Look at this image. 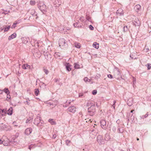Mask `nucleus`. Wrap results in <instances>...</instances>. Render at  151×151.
Wrapping results in <instances>:
<instances>
[{"label":"nucleus","instance_id":"34","mask_svg":"<svg viewBox=\"0 0 151 151\" xmlns=\"http://www.w3.org/2000/svg\"><path fill=\"white\" fill-rule=\"evenodd\" d=\"M29 119H27L26 121V123H28L30 120H32L33 119V118L30 117L29 118Z\"/></svg>","mask_w":151,"mask_h":151},{"label":"nucleus","instance_id":"47","mask_svg":"<svg viewBox=\"0 0 151 151\" xmlns=\"http://www.w3.org/2000/svg\"><path fill=\"white\" fill-rule=\"evenodd\" d=\"M56 135L55 134H53L52 135V138L55 139L56 138Z\"/></svg>","mask_w":151,"mask_h":151},{"label":"nucleus","instance_id":"54","mask_svg":"<svg viewBox=\"0 0 151 151\" xmlns=\"http://www.w3.org/2000/svg\"><path fill=\"white\" fill-rule=\"evenodd\" d=\"M134 111V110H132L130 112H131V113H133V112Z\"/></svg>","mask_w":151,"mask_h":151},{"label":"nucleus","instance_id":"41","mask_svg":"<svg viewBox=\"0 0 151 151\" xmlns=\"http://www.w3.org/2000/svg\"><path fill=\"white\" fill-rule=\"evenodd\" d=\"M9 12V11H5L4 12H3V14H8Z\"/></svg>","mask_w":151,"mask_h":151},{"label":"nucleus","instance_id":"15","mask_svg":"<svg viewBox=\"0 0 151 151\" xmlns=\"http://www.w3.org/2000/svg\"><path fill=\"white\" fill-rule=\"evenodd\" d=\"M99 45L98 43L96 42H94L93 44V46L96 49H98L99 48Z\"/></svg>","mask_w":151,"mask_h":151},{"label":"nucleus","instance_id":"53","mask_svg":"<svg viewBox=\"0 0 151 151\" xmlns=\"http://www.w3.org/2000/svg\"><path fill=\"white\" fill-rule=\"evenodd\" d=\"M80 19L81 21H82V20H83V17H80Z\"/></svg>","mask_w":151,"mask_h":151},{"label":"nucleus","instance_id":"50","mask_svg":"<svg viewBox=\"0 0 151 151\" xmlns=\"http://www.w3.org/2000/svg\"><path fill=\"white\" fill-rule=\"evenodd\" d=\"M133 55H130V57L131 58H132V59H136V58H134V57H132V56Z\"/></svg>","mask_w":151,"mask_h":151},{"label":"nucleus","instance_id":"3","mask_svg":"<svg viewBox=\"0 0 151 151\" xmlns=\"http://www.w3.org/2000/svg\"><path fill=\"white\" fill-rule=\"evenodd\" d=\"M114 76L115 77L117 80L119 79L121 77V73L118 68H115L114 70Z\"/></svg>","mask_w":151,"mask_h":151},{"label":"nucleus","instance_id":"60","mask_svg":"<svg viewBox=\"0 0 151 151\" xmlns=\"http://www.w3.org/2000/svg\"><path fill=\"white\" fill-rule=\"evenodd\" d=\"M26 102L27 103V104L28 105H29V102H28L27 101H26Z\"/></svg>","mask_w":151,"mask_h":151},{"label":"nucleus","instance_id":"56","mask_svg":"<svg viewBox=\"0 0 151 151\" xmlns=\"http://www.w3.org/2000/svg\"><path fill=\"white\" fill-rule=\"evenodd\" d=\"M116 103V101H114V104H115Z\"/></svg>","mask_w":151,"mask_h":151},{"label":"nucleus","instance_id":"8","mask_svg":"<svg viewBox=\"0 0 151 151\" xmlns=\"http://www.w3.org/2000/svg\"><path fill=\"white\" fill-rule=\"evenodd\" d=\"M68 111L72 113H74L76 111V108L74 106L69 107L68 109Z\"/></svg>","mask_w":151,"mask_h":151},{"label":"nucleus","instance_id":"20","mask_svg":"<svg viewBox=\"0 0 151 151\" xmlns=\"http://www.w3.org/2000/svg\"><path fill=\"white\" fill-rule=\"evenodd\" d=\"M80 65L78 63H74V67L75 69H79L80 68Z\"/></svg>","mask_w":151,"mask_h":151},{"label":"nucleus","instance_id":"5","mask_svg":"<svg viewBox=\"0 0 151 151\" xmlns=\"http://www.w3.org/2000/svg\"><path fill=\"white\" fill-rule=\"evenodd\" d=\"M97 141L100 145L104 144V139H103L102 136L100 135L97 136Z\"/></svg>","mask_w":151,"mask_h":151},{"label":"nucleus","instance_id":"23","mask_svg":"<svg viewBox=\"0 0 151 151\" xmlns=\"http://www.w3.org/2000/svg\"><path fill=\"white\" fill-rule=\"evenodd\" d=\"M79 22H76V23H74L73 24V25H74V26L75 27H81V25H80L79 24Z\"/></svg>","mask_w":151,"mask_h":151},{"label":"nucleus","instance_id":"16","mask_svg":"<svg viewBox=\"0 0 151 151\" xmlns=\"http://www.w3.org/2000/svg\"><path fill=\"white\" fill-rule=\"evenodd\" d=\"M30 68V66L28 65V64H24L22 66V68L24 69H27L28 68Z\"/></svg>","mask_w":151,"mask_h":151},{"label":"nucleus","instance_id":"1","mask_svg":"<svg viewBox=\"0 0 151 151\" xmlns=\"http://www.w3.org/2000/svg\"><path fill=\"white\" fill-rule=\"evenodd\" d=\"M58 43L59 46L62 49L65 48L68 46L67 42L64 39H60Z\"/></svg>","mask_w":151,"mask_h":151},{"label":"nucleus","instance_id":"62","mask_svg":"<svg viewBox=\"0 0 151 151\" xmlns=\"http://www.w3.org/2000/svg\"><path fill=\"white\" fill-rule=\"evenodd\" d=\"M135 81H136V79L135 78V79H134V80L133 81V82Z\"/></svg>","mask_w":151,"mask_h":151},{"label":"nucleus","instance_id":"7","mask_svg":"<svg viewBox=\"0 0 151 151\" xmlns=\"http://www.w3.org/2000/svg\"><path fill=\"white\" fill-rule=\"evenodd\" d=\"M32 131V129L31 128H27L25 130V134L28 135L31 134Z\"/></svg>","mask_w":151,"mask_h":151},{"label":"nucleus","instance_id":"55","mask_svg":"<svg viewBox=\"0 0 151 151\" xmlns=\"http://www.w3.org/2000/svg\"><path fill=\"white\" fill-rule=\"evenodd\" d=\"M23 42L24 43H27L28 42V41H27L26 42L25 41L24 42Z\"/></svg>","mask_w":151,"mask_h":151},{"label":"nucleus","instance_id":"52","mask_svg":"<svg viewBox=\"0 0 151 151\" xmlns=\"http://www.w3.org/2000/svg\"><path fill=\"white\" fill-rule=\"evenodd\" d=\"M112 106H113L114 108V109H115V104H113V105H112Z\"/></svg>","mask_w":151,"mask_h":151},{"label":"nucleus","instance_id":"36","mask_svg":"<svg viewBox=\"0 0 151 151\" xmlns=\"http://www.w3.org/2000/svg\"><path fill=\"white\" fill-rule=\"evenodd\" d=\"M17 24V23H14L13 24V25L11 27V28H14L16 27V25Z\"/></svg>","mask_w":151,"mask_h":151},{"label":"nucleus","instance_id":"31","mask_svg":"<svg viewBox=\"0 0 151 151\" xmlns=\"http://www.w3.org/2000/svg\"><path fill=\"white\" fill-rule=\"evenodd\" d=\"M148 116V114L147 113L145 115H143L142 116H140V117L141 119H144V118H146Z\"/></svg>","mask_w":151,"mask_h":151},{"label":"nucleus","instance_id":"14","mask_svg":"<svg viewBox=\"0 0 151 151\" xmlns=\"http://www.w3.org/2000/svg\"><path fill=\"white\" fill-rule=\"evenodd\" d=\"M12 108L11 107H10L8 110L7 114L9 115H12Z\"/></svg>","mask_w":151,"mask_h":151},{"label":"nucleus","instance_id":"22","mask_svg":"<svg viewBox=\"0 0 151 151\" xmlns=\"http://www.w3.org/2000/svg\"><path fill=\"white\" fill-rule=\"evenodd\" d=\"M5 27L4 28V32H6L10 28V26H8L7 27L6 26H5Z\"/></svg>","mask_w":151,"mask_h":151},{"label":"nucleus","instance_id":"61","mask_svg":"<svg viewBox=\"0 0 151 151\" xmlns=\"http://www.w3.org/2000/svg\"><path fill=\"white\" fill-rule=\"evenodd\" d=\"M32 15L33 16H34V15L35 16L36 15V14L35 15V14L34 13L33 14H32Z\"/></svg>","mask_w":151,"mask_h":151},{"label":"nucleus","instance_id":"58","mask_svg":"<svg viewBox=\"0 0 151 151\" xmlns=\"http://www.w3.org/2000/svg\"><path fill=\"white\" fill-rule=\"evenodd\" d=\"M146 50H147V51H148L149 50V48H146Z\"/></svg>","mask_w":151,"mask_h":151},{"label":"nucleus","instance_id":"19","mask_svg":"<svg viewBox=\"0 0 151 151\" xmlns=\"http://www.w3.org/2000/svg\"><path fill=\"white\" fill-rule=\"evenodd\" d=\"M48 122L52 125H55L56 124V122L52 119H49Z\"/></svg>","mask_w":151,"mask_h":151},{"label":"nucleus","instance_id":"37","mask_svg":"<svg viewBox=\"0 0 151 151\" xmlns=\"http://www.w3.org/2000/svg\"><path fill=\"white\" fill-rule=\"evenodd\" d=\"M97 92V91L96 90H94L92 92V93L93 95H96Z\"/></svg>","mask_w":151,"mask_h":151},{"label":"nucleus","instance_id":"6","mask_svg":"<svg viewBox=\"0 0 151 151\" xmlns=\"http://www.w3.org/2000/svg\"><path fill=\"white\" fill-rule=\"evenodd\" d=\"M101 126L102 129L106 130L107 128V126L106 125V122L105 120H102L100 121Z\"/></svg>","mask_w":151,"mask_h":151},{"label":"nucleus","instance_id":"24","mask_svg":"<svg viewBox=\"0 0 151 151\" xmlns=\"http://www.w3.org/2000/svg\"><path fill=\"white\" fill-rule=\"evenodd\" d=\"M95 111H88V112L89 113V114L91 116H92L93 115L95 114Z\"/></svg>","mask_w":151,"mask_h":151},{"label":"nucleus","instance_id":"11","mask_svg":"<svg viewBox=\"0 0 151 151\" xmlns=\"http://www.w3.org/2000/svg\"><path fill=\"white\" fill-rule=\"evenodd\" d=\"M17 35L16 33H14L13 34L9 36L8 38L9 40H11L12 39H13L16 37Z\"/></svg>","mask_w":151,"mask_h":151},{"label":"nucleus","instance_id":"64","mask_svg":"<svg viewBox=\"0 0 151 151\" xmlns=\"http://www.w3.org/2000/svg\"><path fill=\"white\" fill-rule=\"evenodd\" d=\"M22 40H23V39L24 40V38H22Z\"/></svg>","mask_w":151,"mask_h":151},{"label":"nucleus","instance_id":"27","mask_svg":"<svg viewBox=\"0 0 151 151\" xmlns=\"http://www.w3.org/2000/svg\"><path fill=\"white\" fill-rule=\"evenodd\" d=\"M75 46L76 47L78 48L80 47V45L79 43L75 42Z\"/></svg>","mask_w":151,"mask_h":151},{"label":"nucleus","instance_id":"39","mask_svg":"<svg viewBox=\"0 0 151 151\" xmlns=\"http://www.w3.org/2000/svg\"><path fill=\"white\" fill-rule=\"evenodd\" d=\"M66 144L67 145H68V144L70 142V141L68 140H66Z\"/></svg>","mask_w":151,"mask_h":151},{"label":"nucleus","instance_id":"17","mask_svg":"<svg viewBox=\"0 0 151 151\" xmlns=\"http://www.w3.org/2000/svg\"><path fill=\"white\" fill-rule=\"evenodd\" d=\"M43 70L46 74L47 75L49 73V71L46 67H44L43 68Z\"/></svg>","mask_w":151,"mask_h":151},{"label":"nucleus","instance_id":"57","mask_svg":"<svg viewBox=\"0 0 151 151\" xmlns=\"http://www.w3.org/2000/svg\"><path fill=\"white\" fill-rule=\"evenodd\" d=\"M32 148V147H31V146H29V149L30 150H31V148Z\"/></svg>","mask_w":151,"mask_h":151},{"label":"nucleus","instance_id":"28","mask_svg":"<svg viewBox=\"0 0 151 151\" xmlns=\"http://www.w3.org/2000/svg\"><path fill=\"white\" fill-rule=\"evenodd\" d=\"M2 143L4 146H8L9 145V143H6L5 144V143L4 141L3 142L2 140H0V144H2Z\"/></svg>","mask_w":151,"mask_h":151},{"label":"nucleus","instance_id":"30","mask_svg":"<svg viewBox=\"0 0 151 151\" xmlns=\"http://www.w3.org/2000/svg\"><path fill=\"white\" fill-rule=\"evenodd\" d=\"M35 94L36 96H37L38 94V93H39V91L38 89H36L35 90Z\"/></svg>","mask_w":151,"mask_h":151},{"label":"nucleus","instance_id":"38","mask_svg":"<svg viewBox=\"0 0 151 151\" xmlns=\"http://www.w3.org/2000/svg\"><path fill=\"white\" fill-rule=\"evenodd\" d=\"M89 28L91 30H93L94 29V27H93V26L91 25H89Z\"/></svg>","mask_w":151,"mask_h":151},{"label":"nucleus","instance_id":"4","mask_svg":"<svg viewBox=\"0 0 151 151\" xmlns=\"http://www.w3.org/2000/svg\"><path fill=\"white\" fill-rule=\"evenodd\" d=\"M88 106H91L88 108V111H95V105L92 103H87Z\"/></svg>","mask_w":151,"mask_h":151},{"label":"nucleus","instance_id":"29","mask_svg":"<svg viewBox=\"0 0 151 151\" xmlns=\"http://www.w3.org/2000/svg\"><path fill=\"white\" fill-rule=\"evenodd\" d=\"M118 132L119 133H122L123 132V129L122 128H119L118 129Z\"/></svg>","mask_w":151,"mask_h":151},{"label":"nucleus","instance_id":"43","mask_svg":"<svg viewBox=\"0 0 151 151\" xmlns=\"http://www.w3.org/2000/svg\"><path fill=\"white\" fill-rule=\"evenodd\" d=\"M108 77L110 78H113L112 75L111 74L108 75Z\"/></svg>","mask_w":151,"mask_h":151},{"label":"nucleus","instance_id":"12","mask_svg":"<svg viewBox=\"0 0 151 151\" xmlns=\"http://www.w3.org/2000/svg\"><path fill=\"white\" fill-rule=\"evenodd\" d=\"M65 67L67 70L68 71H70L71 70V69L70 68V65L69 63H66L65 64Z\"/></svg>","mask_w":151,"mask_h":151},{"label":"nucleus","instance_id":"63","mask_svg":"<svg viewBox=\"0 0 151 151\" xmlns=\"http://www.w3.org/2000/svg\"><path fill=\"white\" fill-rule=\"evenodd\" d=\"M137 140H139V139L138 138H137Z\"/></svg>","mask_w":151,"mask_h":151},{"label":"nucleus","instance_id":"9","mask_svg":"<svg viewBox=\"0 0 151 151\" xmlns=\"http://www.w3.org/2000/svg\"><path fill=\"white\" fill-rule=\"evenodd\" d=\"M39 9L43 13H44V12H47V7L46 5H45L42 6V7H40Z\"/></svg>","mask_w":151,"mask_h":151},{"label":"nucleus","instance_id":"33","mask_svg":"<svg viewBox=\"0 0 151 151\" xmlns=\"http://www.w3.org/2000/svg\"><path fill=\"white\" fill-rule=\"evenodd\" d=\"M128 30V28H127V26H125L124 27V32H126Z\"/></svg>","mask_w":151,"mask_h":151},{"label":"nucleus","instance_id":"21","mask_svg":"<svg viewBox=\"0 0 151 151\" xmlns=\"http://www.w3.org/2000/svg\"><path fill=\"white\" fill-rule=\"evenodd\" d=\"M3 91L7 94V96H8V94L10 93L8 89L6 88H5L4 89Z\"/></svg>","mask_w":151,"mask_h":151},{"label":"nucleus","instance_id":"42","mask_svg":"<svg viewBox=\"0 0 151 151\" xmlns=\"http://www.w3.org/2000/svg\"><path fill=\"white\" fill-rule=\"evenodd\" d=\"M86 19L88 21H90L91 18L89 16H87L86 17Z\"/></svg>","mask_w":151,"mask_h":151},{"label":"nucleus","instance_id":"46","mask_svg":"<svg viewBox=\"0 0 151 151\" xmlns=\"http://www.w3.org/2000/svg\"><path fill=\"white\" fill-rule=\"evenodd\" d=\"M41 86L45 88L46 86V85L44 83H43L42 85Z\"/></svg>","mask_w":151,"mask_h":151},{"label":"nucleus","instance_id":"49","mask_svg":"<svg viewBox=\"0 0 151 151\" xmlns=\"http://www.w3.org/2000/svg\"><path fill=\"white\" fill-rule=\"evenodd\" d=\"M113 131L114 132H115L116 131V128L115 127H113Z\"/></svg>","mask_w":151,"mask_h":151},{"label":"nucleus","instance_id":"51","mask_svg":"<svg viewBox=\"0 0 151 151\" xmlns=\"http://www.w3.org/2000/svg\"><path fill=\"white\" fill-rule=\"evenodd\" d=\"M134 118V116H133L132 115L131 116V119H133Z\"/></svg>","mask_w":151,"mask_h":151},{"label":"nucleus","instance_id":"35","mask_svg":"<svg viewBox=\"0 0 151 151\" xmlns=\"http://www.w3.org/2000/svg\"><path fill=\"white\" fill-rule=\"evenodd\" d=\"M1 115L2 116L4 115H5V111H4V109L2 110L1 111Z\"/></svg>","mask_w":151,"mask_h":151},{"label":"nucleus","instance_id":"13","mask_svg":"<svg viewBox=\"0 0 151 151\" xmlns=\"http://www.w3.org/2000/svg\"><path fill=\"white\" fill-rule=\"evenodd\" d=\"M141 6L137 4L134 7V9L137 12H138L140 9Z\"/></svg>","mask_w":151,"mask_h":151},{"label":"nucleus","instance_id":"18","mask_svg":"<svg viewBox=\"0 0 151 151\" xmlns=\"http://www.w3.org/2000/svg\"><path fill=\"white\" fill-rule=\"evenodd\" d=\"M44 5H45V4L43 2L40 1L38 4V8L40 9V7H42V6Z\"/></svg>","mask_w":151,"mask_h":151},{"label":"nucleus","instance_id":"2","mask_svg":"<svg viewBox=\"0 0 151 151\" xmlns=\"http://www.w3.org/2000/svg\"><path fill=\"white\" fill-rule=\"evenodd\" d=\"M43 121L40 119V117L39 114H38L36 117L35 119L34 123L38 126H41L42 125Z\"/></svg>","mask_w":151,"mask_h":151},{"label":"nucleus","instance_id":"48","mask_svg":"<svg viewBox=\"0 0 151 151\" xmlns=\"http://www.w3.org/2000/svg\"><path fill=\"white\" fill-rule=\"evenodd\" d=\"M127 104L129 106H131L132 105V104L131 103H129V102H127Z\"/></svg>","mask_w":151,"mask_h":151},{"label":"nucleus","instance_id":"44","mask_svg":"<svg viewBox=\"0 0 151 151\" xmlns=\"http://www.w3.org/2000/svg\"><path fill=\"white\" fill-rule=\"evenodd\" d=\"M83 93H79V97H81L82 96H83Z\"/></svg>","mask_w":151,"mask_h":151},{"label":"nucleus","instance_id":"26","mask_svg":"<svg viewBox=\"0 0 151 151\" xmlns=\"http://www.w3.org/2000/svg\"><path fill=\"white\" fill-rule=\"evenodd\" d=\"M123 12V10L122 9H120L116 11V13L117 14H122L123 13H122Z\"/></svg>","mask_w":151,"mask_h":151},{"label":"nucleus","instance_id":"40","mask_svg":"<svg viewBox=\"0 0 151 151\" xmlns=\"http://www.w3.org/2000/svg\"><path fill=\"white\" fill-rule=\"evenodd\" d=\"M35 2L34 1H30V4L31 5H33L35 4Z\"/></svg>","mask_w":151,"mask_h":151},{"label":"nucleus","instance_id":"32","mask_svg":"<svg viewBox=\"0 0 151 151\" xmlns=\"http://www.w3.org/2000/svg\"><path fill=\"white\" fill-rule=\"evenodd\" d=\"M151 64H147L146 66L147 67V68L148 70H150L151 68Z\"/></svg>","mask_w":151,"mask_h":151},{"label":"nucleus","instance_id":"45","mask_svg":"<svg viewBox=\"0 0 151 151\" xmlns=\"http://www.w3.org/2000/svg\"><path fill=\"white\" fill-rule=\"evenodd\" d=\"M88 79L87 77H85L84 79V81L85 82H87V81Z\"/></svg>","mask_w":151,"mask_h":151},{"label":"nucleus","instance_id":"25","mask_svg":"<svg viewBox=\"0 0 151 151\" xmlns=\"http://www.w3.org/2000/svg\"><path fill=\"white\" fill-rule=\"evenodd\" d=\"M134 24L135 25V26H138L140 24V22L138 20L137 21H135L134 23Z\"/></svg>","mask_w":151,"mask_h":151},{"label":"nucleus","instance_id":"59","mask_svg":"<svg viewBox=\"0 0 151 151\" xmlns=\"http://www.w3.org/2000/svg\"><path fill=\"white\" fill-rule=\"evenodd\" d=\"M4 29V28H2V27H1V30H3V29Z\"/></svg>","mask_w":151,"mask_h":151},{"label":"nucleus","instance_id":"10","mask_svg":"<svg viewBox=\"0 0 151 151\" xmlns=\"http://www.w3.org/2000/svg\"><path fill=\"white\" fill-rule=\"evenodd\" d=\"M45 58L48 60L50 59L51 58V55L49 52H47L45 55Z\"/></svg>","mask_w":151,"mask_h":151}]
</instances>
